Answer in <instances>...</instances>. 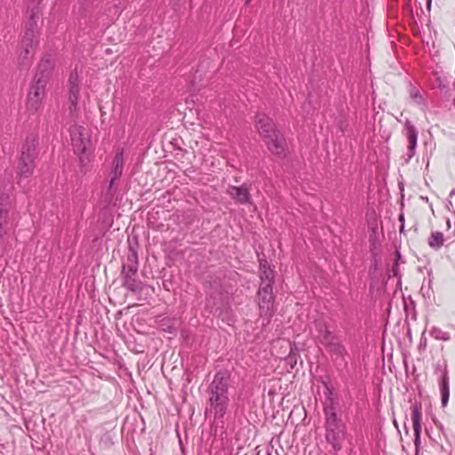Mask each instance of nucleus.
Returning a JSON list of instances; mask_svg holds the SVG:
<instances>
[{
  "label": "nucleus",
  "instance_id": "obj_1",
  "mask_svg": "<svg viewBox=\"0 0 455 455\" xmlns=\"http://www.w3.org/2000/svg\"><path fill=\"white\" fill-rule=\"evenodd\" d=\"M70 143L74 153L78 156L82 172L89 170L92 160V145L90 130L77 124L69 128Z\"/></svg>",
  "mask_w": 455,
  "mask_h": 455
},
{
  "label": "nucleus",
  "instance_id": "obj_2",
  "mask_svg": "<svg viewBox=\"0 0 455 455\" xmlns=\"http://www.w3.org/2000/svg\"><path fill=\"white\" fill-rule=\"evenodd\" d=\"M228 379L221 373H217L210 386L209 412L215 419H221L226 414L228 405Z\"/></svg>",
  "mask_w": 455,
  "mask_h": 455
},
{
  "label": "nucleus",
  "instance_id": "obj_3",
  "mask_svg": "<svg viewBox=\"0 0 455 455\" xmlns=\"http://www.w3.org/2000/svg\"><path fill=\"white\" fill-rule=\"evenodd\" d=\"M36 18H38L37 12H33L30 20L26 25V30L20 42V60L22 62L31 60L36 52L38 44V29Z\"/></svg>",
  "mask_w": 455,
  "mask_h": 455
},
{
  "label": "nucleus",
  "instance_id": "obj_4",
  "mask_svg": "<svg viewBox=\"0 0 455 455\" xmlns=\"http://www.w3.org/2000/svg\"><path fill=\"white\" fill-rule=\"evenodd\" d=\"M37 142L34 138H27L21 146L20 157L18 164L20 179L29 177L34 171V161L37 156Z\"/></svg>",
  "mask_w": 455,
  "mask_h": 455
},
{
  "label": "nucleus",
  "instance_id": "obj_5",
  "mask_svg": "<svg viewBox=\"0 0 455 455\" xmlns=\"http://www.w3.org/2000/svg\"><path fill=\"white\" fill-rule=\"evenodd\" d=\"M46 84V75L40 73L35 76L27 98V109L29 112L36 113L41 108L45 96Z\"/></svg>",
  "mask_w": 455,
  "mask_h": 455
},
{
  "label": "nucleus",
  "instance_id": "obj_6",
  "mask_svg": "<svg viewBox=\"0 0 455 455\" xmlns=\"http://www.w3.org/2000/svg\"><path fill=\"white\" fill-rule=\"evenodd\" d=\"M257 303L259 317L268 324L275 312V297L273 287L269 284H260L257 293Z\"/></svg>",
  "mask_w": 455,
  "mask_h": 455
},
{
  "label": "nucleus",
  "instance_id": "obj_7",
  "mask_svg": "<svg viewBox=\"0 0 455 455\" xmlns=\"http://www.w3.org/2000/svg\"><path fill=\"white\" fill-rule=\"evenodd\" d=\"M81 76L76 69L69 74L68 80V100L70 113H76L79 108L81 99Z\"/></svg>",
  "mask_w": 455,
  "mask_h": 455
},
{
  "label": "nucleus",
  "instance_id": "obj_8",
  "mask_svg": "<svg viewBox=\"0 0 455 455\" xmlns=\"http://www.w3.org/2000/svg\"><path fill=\"white\" fill-rule=\"evenodd\" d=\"M267 149L277 156H283L286 151V140L284 137L278 132L271 133L269 137L263 140Z\"/></svg>",
  "mask_w": 455,
  "mask_h": 455
},
{
  "label": "nucleus",
  "instance_id": "obj_9",
  "mask_svg": "<svg viewBox=\"0 0 455 455\" xmlns=\"http://www.w3.org/2000/svg\"><path fill=\"white\" fill-rule=\"evenodd\" d=\"M325 437L328 443L332 446L335 451H340L346 438L345 425L326 428Z\"/></svg>",
  "mask_w": 455,
  "mask_h": 455
},
{
  "label": "nucleus",
  "instance_id": "obj_10",
  "mask_svg": "<svg viewBox=\"0 0 455 455\" xmlns=\"http://www.w3.org/2000/svg\"><path fill=\"white\" fill-rule=\"evenodd\" d=\"M255 128L264 140L277 131L273 120L265 114H258L255 117Z\"/></svg>",
  "mask_w": 455,
  "mask_h": 455
},
{
  "label": "nucleus",
  "instance_id": "obj_11",
  "mask_svg": "<svg viewBox=\"0 0 455 455\" xmlns=\"http://www.w3.org/2000/svg\"><path fill=\"white\" fill-rule=\"evenodd\" d=\"M227 193L237 204H251L250 188L246 184H243L240 187L228 186V188H227Z\"/></svg>",
  "mask_w": 455,
  "mask_h": 455
},
{
  "label": "nucleus",
  "instance_id": "obj_12",
  "mask_svg": "<svg viewBox=\"0 0 455 455\" xmlns=\"http://www.w3.org/2000/svg\"><path fill=\"white\" fill-rule=\"evenodd\" d=\"M421 404L418 403H414L411 405V420L413 425L414 431V444L416 447V451H418L419 443H420V433H421Z\"/></svg>",
  "mask_w": 455,
  "mask_h": 455
},
{
  "label": "nucleus",
  "instance_id": "obj_13",
  "mask_svg": "<svg viewBox=\"0 0 455 455\" xmlns=\"http://www.w3.org/2000/svg\"><path fill=\"white\" fill-rule=\"evenodd\" d=\"M124 170V151L123 149L118 150L112 163V168L110 171V181H109V189L115 185L116 180H117L123 174Z\"/></svg>",
  "mask_w": 455,
  "mask_h": 455
},
{
  "label": "nucleus",
  "instance_id": "obj_14",
  "mask_svg": "<svg viewBox=\"0 0 455 455\" xmlns=\"http://www.w3.org/2000/svg\"><path fill=\"white\" fill-rule=\"evenodd\" d=\"M405 129H406V136H407V139L409 141L408 156H409V158H411L414 155V150L417 146L418 132H417L416 128L410 122H406Z\"/></svg>",
  "mask_w": 455,
  "mask_h": 455
},
{
  "label": "nucleus",
  "instance_id": "obj_15",
  "mask_svg": "<svg viewBox=\"0 0 455 455\" xmlns=\"http://www.w3.org/2000/svg\"><path fill=\"white\" fill-rule=\"evenodd\" d=\"M259 267H260V279L261 283L260 284H269L273 287V281H274V272L270 268V267L267 265V260H260L259 261Z\"/></svg>",
  "mask_w": 455,
  "mask_h": 455
},
{
  "label": "nucleus",
  "instance_id": "obj_16",
  "mask_svg": "<svg viewBox=\"0 0 455 455\" xmlns=\"http://www.w3.org/2000/svg\"><path fill=\"white\" fill-rule=\"evenodd\" d=\"M321 342L329 347L330 350L337 355H343L345 348L338 342H332V336L326 331Z\"/></svg>",
  "mask_w": 455,
  "mask_h": 455
},
{
  "label": "nucleus",
  "instance_id": "obj_17",
  "mask_svg": "<svg viewBox=\"0 0 455 455\" xmlns=\"http://www.w3.org/2000/svg\"><path fill=\"white\" fill-rule=\"evenodd\" d=\"M440 391L442 395V404L445 406L449 400L450 391H449V378L447 372L444 371L443 373L442 380L440 383Z\"/></svg>",
  "mask_w": 455,
  "mask_h": 455
},
{
  "label": "nucleus",
  "instance_id": "obj_18",
  "mask_svg": "<svg viewBox=\"0 0 455 455\" xmlns=\"http://www.w3.org/2000/svg\"><path fill=\"white\" fill-rule=\"evenodd\" d=\"M443 234L439 231L432 232L427 240L428 245L435 250L440 249L443 245Z\"/></svg>",
  "mask_w": 455,
  "mask_h": 455
},
{
  "label": "nucleus",
  "instance_id": "obj_19",
  "mask_svg": "<svg viewBox=\"0 0 455 455\" xmlns=\"http://www.w3.org/2000/svg\"><path fill=\"white\" fill-rule=\"evenodd\" d=\"M326 414V421H325V427H338L339 425H344L342 421L338 419L337 414L333 411L332 409L330 411H325Z\"/></svg>",
  "mask_w": 455,
  "mask_h": 455
},
{
  "label": "nucleus",
  "instance_id": "obj_20",
  "mask_svg": "<svg viewBox=\"0 0 455 455\" xmlns=\"http://www.w3.org/2000/svg\"><path fill=\"white\" fill-rule=\"evenodd\" d=\"M430 335L438 340L448 341L451 339V335L448 331H443L439 327H433L430 330Z\"/></svg>",
  "mask_w": 455,
  "mask_h": 455
},
{
  "label": "nucleus",
  "instance_id": "obj_21",
  "mask_svg": "<svg viewBox=\"0 0 455 455\" xmlns=\"http://www.w3.org/2000/svg\"><path fill=\"white\" fill-rule=\"evenodd\" d=\"M8 212L4 210H0V237L3 236L4 233V227L8 223Z\"/></svg>",
  "mask_w": 455,
  "mask_h": 455
},
{
  "label": "nucleus",
  "instance_id": "obj_22",
  "mask_svg": "<svg viewBox=\"0 0 455 455\" xmlns=\"http://www.w3.org/2000/svg\"><path fill=\"white\" fill-rule=\"evenodd\" d=\"M286 360L289 363H292L293 362L294 363H296V355L293 353V347L291 346H290V353L287 355Z\"/></svg>",
  "mask_w": 455,
  "mask_h": 455
},
{
  "label": "nucleus",
  "instance_id": "obj_23",
  "mask_svg": "<svg viewBox=\"0 0 455 455\" xmlns=\"http://www.w3.org/2000/svg\"><path fill=\"white\" fill-rule=\"evenodd\" d=\"M411 96L412 98H414V100H415L418 103L421 102V100H422V97H421V95L419 94V91H418V90H415V89L411 90Z\"/></svg>",
  "mask_w": 455,
  "mask_h": 455
},
{
  "label": "nucleus",
  "instance_id": "obj_24",
  "mask_svg": "<svg viewBox=\"0 0 455 455\" xmlns=\"http://www.w3.org/2000/svg\"><path fill=\"white\" fill-rule=\"evenodd\" d=\"M128 288H129L130 290H132V291H134V288L132 287V284H129V285H128Z\"/></svg>",
  "mask_w": 455,
  "mask_h": 455
},
{
  "label": "nucleus",
  "instance_id": "obj_25",
  "mask_svg": "<svg viewBox=\"0 0 455 455\" xmlns=\"http://www.w3.org/2000/svg\"><path fill=\"white\" fill-rule=\"evenodd\" d=\"M251 0H246V4H249Z\"/></svg>",
  "mask_w": 455,
  "mask_h": 455
}]
</instances>
